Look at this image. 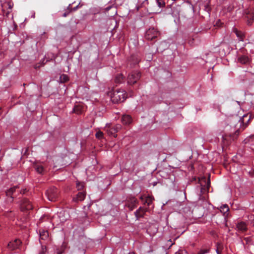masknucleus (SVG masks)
Here are the masks:
<instances>
[{"label":"nucleus","instance_id":"nucleus-38","mask_svg":"<svg viewBox=\"0 0 254 254\" xmlns=\"http://www.w3.org/2000/svg\"><path fill=\"white\" fill-rule=\"evenodd\" d=\"M128 254H135V253H134L132 252V253H129Z\"/></svg>","mask_w":254,"mask_h":254},{"label":"nucleus","instance_id":"nucleus-18","mask_svg":"<svg viewBox=\"0 0 254 254\" xmlns=\"http://www.w3.org/2000/svg\"><path fill=\"white\" fill-rule=\"evenodd\" d=\"M154 199V197L152 196L148 195L147 196H145V199L144 202H143V204H146L149 207L152 204Z\"/></svg>","mask_w":254,"mask_h":254},{"label":"nucleus","instance_id":"nucleus-31","mask_svg":"<svg viewBox=\"0 0 254 254\" xmlns=\"http://www.w3.org/2000/svg\"><path fill=\"white\" fill-rule=\"evenodd\" d=\"M84 187V185L82 183H77L76 184V187L78 190H81Z\"/></svg>","mask_w":254,"mask_h":254},{"label":"nucleus","instance_id":"nucleus-14","mask_svg":"<svg viewBox=\"0 0 254 254\" xmlns=\"http://www.w3.org/2000/svg\"><path fill=\"white\" fill-rule=\"evenodd\" d=\"M122 122L124 125H129L132 122L131 117L128 115H123L122 118Z\"/></svg>","mask_w":254,"mask_h":254},{"label":"nucleus","instance_id":"nucleus-27","mask_svg":"<svg viewBox=\"0 0 254 254\" xmlns=\"http://www.w3.org/2000/svg\"><path fill=\"white\" fill-rule=\"evenodd\" d=\"M157 5L160 8L163 7L165 5V2L162 0H156Z\"/></svg>","mask_w":254,"mask_h":254},{"label":"nucleus","instance_id":"nucleus-7","mask_svg":"<svg viewBox=\"0 0 254 254\" xmlns=\"http://www.w3.org/2000/svg\"><path fill=\"white\" fill-rule=\"evenodd\" d=\"M20 208L22 211L29 210L33 208V205L28 199L23 198L20 203Z\"/></svg>","mask_w":254,"mask_h":254},{"label":"nucleus","instance_id":"nucleus-23","mask_svg":"<svg viewBox=\"0 0 254 254\" xmlns=\"http://www.w3.org/2000/svg\"><path fill=\"white\" fill-rule=\"evenodd\" d=\"M107 131L110 135H112L115 137H117V134H116V130H115L113 127L107 129Z\"/></svg>","mask_w":254,"mask_h":254},{"label":"nucleus","instance_id":"nucleus-40","mask_svg":"<svg viewBox=\"0 0 254 254\" xmlns=\"http://www.w3.org/2000/svg\"><path fill=\"white\" fill-rule=\"evenodd\" d=\"M66 14H65V13H64V17H65V16H66Z\"/></svg>","mask_w":254,"mask_h":254},{"label":"nucleus","instance_id":"nucleus-5","mask_svg":"<svg viewBox=\"0 0 254 254\" xmlns=\"http://www.w3.org/2000/svg\"><path fill=\"white\" fill-rule=\"evenodd\" d=\"M141 76V73L138 71H134L128 74L127 82L128 84H134L137 82Z\"/></svg>","mask_w":254,"mask_h":254},{"label":"nucleus","instance_id":"nucleus-36","mask_svg":"<svg viewBox=\"0 0 254 254\" xmlns=\"http://www.w3.org/2000/svg\"><path fill=\"white\" fill-rule=\"evenodd\" d=\"M216 253L217 254H221V253L220 252V251L218 249L216 250Z\"/></svg>","mask_w":254,"mask_h":254},{"label":"nucleus","instance_id":"nucleus-19","mask_svg":"<svg viewBox=\"0 0 254 254\" xmlns=\"http://www.w3.org/2000/svg\"><path fill=\"white\" fill-rule=\"evenodd\" d=\"M234 32L236 34L237 37L240 41H243L244 35L241 31H238L237 29H234Z\"/></svg>","mask_w":254,"mask_h":254},{"label":"nucleus","instance_id":"nucleus-26","mask_svg":"<svg viewBox=\"0 0 254 254\" xmlns=\"http://www.w3.org/2000/svg\"><path fill=\"white\" fill-rule=\"evenodd\" d=\"M210 249L208 248H203L200 249L199 252L196 254H205L206 253H208L209 252Z\"/></svg>","mask_w":254,"mask_h":254},{"label":"nucleus","instance_id":"nucleus-32","mask_svg":"<svg viewBox=\"0 0 254 254\" xmlns=\"http://www.w3.org/2000/svg\"><path fill=\"white\" fill-rule=\"evenodd\" d=\"M115 130H116L117 132L118 131L119 129L121 128V126L120 125H117L116 126L113 127Z\"/></svg>","mask_w":254,"mask_h":254},{"label":"nucleus","instance_id":"nucleus-17","mask_svg":"<svg viewBox=\"0 0 254 254\" xmlns=\"http://www.w3.org/2000/svg\"><path fill=\"white\" fill-rule=\"evenodd\" d=\"M238 61L242 64H247L249 62V58L246 56H241L238 58Z\"/></svg>","mask_w":254,"mask_h":254},{"label":"nucleus","instance_id":"nucleus-13","mask_svg":"<svg viewBox=\"0 0 254 254\" xmlns=\"http://www.w3.org/2000/svg\"><path fill=\"white\" fill-rule=\"evenodd\" d=\"M85 196L86 194L85 192H79L76 194V196L73 198V200L75 202L82 201L84 199Z\"/></svg>","mask_w":254,"mask_h":254},{"label":"nucleus","instance_id":"nucleus-29","mask_svg":"<svg viewBox=\"0 0 254 254\" xmlns=\"http://www.w3.org/2000/svg\"><path fill=\"white\" fill-rule=\"evenodd\" d=\"M96 137L98 139H101L103 137V133L101 131H98L96 133Z\"/></svg>","mask_w":254,"mask_h":254},{"label":"nucleus","instance_id":"nucleus-35","mask_svg":"<svg viewBox=\"0 0 254 254\" xmlns=\"http://www.w3.org/2000/svg\"><path fill=\"white\" fill-rule=\"evenodd\" d=\"M45 251H46V248L44 249L43 248H42V252L40 253L39 254H43Z\"/></svg>","mask_w":254,"mask_h":254},{"label":"nucleus","instance_id":"nucleus-12","mask_svg":"<svg viewBox=\"0 0 254 254\" xmlns=\"http://www.w3.org/2000/svg\"><path fill=\"white\" fill-rule=\"evenodd\" d=\"M236 229L239 231L245 232L248 230L247 225L243 221L239 222L236 225Z\"/></svg>","mask_w":254,"mask_h":254},{"label":"nucleus","instance_id":"nucleus-24","mask_svg":"<svg viewBox=\"0 0 254 254\" xmlns=\"http://www.w3.org/2000/svg\"><path fill=\"white\" fill-rule=\"evenodd\" d=\"M35 169L39 174H42L44 171L43 167L40 165H36L35 166Z\"/></svg>","mask_w":254,"mask_h":254},{"label":"nucleus","instance_id":"nucleus-6","mask_svg":"<svg viewBox=\"0 0 254 254\" xmlns=\"http://www.w3.org/2000/svg\"><path fill=\"white\" fill-rule=\"evenodd\" d=\"M158 35V31L154 28H151L146 31L145 37L148 40H152L153 39L156 38Z\"/></svg>","mask_w":254,"mask_h":254},{"label":"nucleus","instance_id":"nucleus-16","mask_svg":"<svg viewBox=\"0 0 254 254\" xmlns=\"http://www.w3.org/2000/svg\"><path fill=\"white\" fill-rule=\"evenodd\" d=\"M40 241L41 240H45L49 237V233L47 230H39Z\"/></svg>","mask_w":254,"mask_h":254},{"label":"nucleus","instance_id":"nucleus-2","mask_svg":"<svg viewBox=\"0 0 254 254\" xmlns=\"http://www.w3.org/2000/svg\"><path fill=\"white\" fill-rule=\"evenodd\" d=\"M26 190L22 191L17 186L11 188L6 191V195L7 196V201L9 202L13 201L14 198L17 196V194L24 193Z\"/></svg>","mask_w":254,"mask_h":254},{"label":"nucleus","instance_id":"nucleus-33","mask_svg":"<svg viewBox=\"0 0 254 254\" xmlns=\"http://www.w3.org/2000/svg\"><path fill=\"white\" fill-rule=\"evenodd\" d=\"M210 179L209 178L207 180V184H206V186H207V188H208L209 186H210Z\"/></svg>","mask_w":254,"mask_h":254},{"label":"nucleus","instance_id":"nucleus-25","mask_svg":"<svg viewBox=\"0 0 254 254\" xmlns=\"http://www.w3.org/2000/svg\"><path fill=\"white\" fill-rule=\"evenodd\" d=\"M132 64H137L139 62L140 59L137 56H133L130 57V60Z\"/></svg>","mask_w":254,"mask_h":254},{"label":"nucleus","instance_id":"nucleus-21","mask_svg":"<svg viewBox=\"0 0 254 254\" xmlns=\"http://www.w3.org/2000/svg\"><path fill=\"white\" fill-rule=\"evenodd\" d=\"M69 79L68 76L64 74H62L60 77L59 80L61 83H64L67 82Z\"/></svg>","mask_w":254,"mask_h":254},{"label":"nucleus","instance_id":"nucleus-4","mask_svg":"<svg viewBox=\"0 0 254 254\" xmlns=\"http://www.w3.org/2000/svg\"><path fill=\"white\" fill-rule=\"evenodd\" d=\"M58 190L55 187L49 188L46 192V195L49 200L55 201L58 197Z\"/></svg>","mask_w":254,"mask_h":254},{"label":"nucleus","instance_id":"nucleus-39","mask_svg":"<svg viewBox=\"0 0 254 254\" xmlns=\"http://www.w3.org/2000/svg\"><path fill=\"white\" fill-rule=\"evenodd\" d=\"M77 6L76 7H74V10H76V8H77Z\"/></svg>","mask_w":254,"mask_h":254},{"label":"nucleus","instance_id":"nucleus-30","mask_svg":"<svg viewBox=\"0 0 254 254\" xmlns=\"http://www.w3.org/2000/svg\"><path fill=\"white\" fill-rule=\"evenodd\" d=\"M64 214H65V211H64L63 212H61L59 213V216L61 218V222H64V221H66V220L67 219V218H62V216H63Z\"/></svg>","mask_w":254,"mask_h":254},{"label":"nucleus","instance_id":"nucleus-11","mask_svg":"<svg viewBox=\"0 0 254 254\" xmlns=\"http://www.w3.org/2000/svg\"><path fill=\"white\" fill-rule=\"evenodd\" d=\"M138 201L134 197H130L127 202V207L130 210H132L136 207Z\"/></svg>","mask_w":254,"mask_h":254},{"label":"nucleus","instance_id":"nucleus-20","mask_svg":"<svg viewBox=\"0 0 254 254\" xmlns=\"http://www.w3.org/2000/svg\"><path fill=\"white\" fill-rule=\"evenodd\" d=\"M124 80V76L122 74H118L116 75L115 81L117 83H120Z\"/></svg>","mask_w":254,"mask_h":254},{"label":"nucleus","instance_id":"nucleus-9","mask_svg":"<svg viewBox=\"0 0 254 254\" xmlns=\"http://www.w3.org/2000/svg\"><path fill=\"white\" fill-rule=\"evenodd\" d=\"M21 244V242L19 239H15L14 241H10L7 244V248L10 251H13L18 249Z\"/></svg>","mask_w":254,"mask_h":254},{"label":"nucleus","instance_id":"nucleus-3","mask_svg":"<svg viewBox=\"0 0 254 254\" xmlns=\"http://www.w3.org/2000/svg\"><path fill=\"white\" fill-rule=\"evenodd\" d=\"M244 15L247 19V23L249 25H251L254 21V8L250 7L244 11Z\"/></svg>","mask_w":254,"mask_h":254},{"label":"nucleus","instance_id":"nucleus-37","mask_svg":"<svg viewBox=\"0 0 254 254\" xmlns=\"http://www.w3.org/2000/svg\"><path fill=\"white\" fill-rule=\"evenodd\" d=\"M183 252H181V253L180 252L176 253H175V254H183Z\"/></svg>","mask_w":254,"mask_h":254},{"label":"nucleus","instance_id":"nucleus-28","mask_svg":"<svg viewBox=\"0 0 254 254\" xmlns=\"http://www.w3.org/2000/svg\"><path fill=\"white\" fill-rule=\"evenodd\" d=\"M194 38L193 36H190L188 38V43L190 45L192 46L194 44Z\"/></svg>","mask_w":254,"mask_h":254},{"label":"nucleus","instance_id":"nucleus-41","mask_svg":"<svg viewBox=\"0 0 254 254\" xmlns=\"http://www.w3.org/2000/svg\"><path fill=\"white\" fill-rule=\"evenodd\" d=\"M109 8H110L109 7H107V9L108 10V9H109Z\"/></svg>","mask_w":254,"mask_h":254},{"label":"nucleus","instance_id":"nucleus-15","mask_svg":"<svg viewBox=\"0 0 254 254\" xmlns=\"http://www.w3.org/2000/svg\"><path fill=\"white\" fill-rule=\"evenodd\" d=\"M229 210L228 206L227 204H224L220 207V211L223 213L225 221H226V217L228 215L227 212Z\"/></svg>","mask_w":254,"mask_h":254},{"label":"nucleus","instance_id":"nucleus-22","mask_svg":"<svg viewBox=\"0 0 254 254\" xmlns=\"http://www.w3.org/2000/svg\"><path fill=\"white\" fill-rule=\"evenodd\" d=\"M82 111V108L79 105H75L73 109V112L77 114H81Z\"/></svg>","mask_w":254,"mask_h":254},{"label":"nucleus","instance_id":"nucleus-34","mask_svg":"<svg viewBox=\"0 0 254 254\" xmlns=\"http://www.w3.org/2000/svg\"><path fill=\"white\" fill-rule=\"evenodd\" d=\"M139 198L142 201H143L144 199H145V196H144L143 195H141V196H140Z\"/></svg>","mask_w":254,"mask_h":254},{"label":"nucleus","instance_id":"nucleus-10","mask_svg":"<svg viewBox=\"0 0 254 254\" xmlns=\"http://www.w3.org/2000/svg\"><path fill=\"white\" fill-rule=\"evenodd\" d=\"M148 210V208L141 206L139 207V208L134 212V215L136 220H138L140 218L143 217L145 213Z\"/></svg>","mask_w":254,"mask_h":254},{"label":"nucleus","instance_id":"nucleus-8","mask_svg":"<svg viewBox=\"0 0 254 254\" xmlns=\"http://www.w3.org/2000/svg\"><path fill=\"white\" fill-rule=\"evenodd\" d=\"M12 6L13 5L9 2H5L1 4L3 15L8 16L9 14L11 12Z\"/></svg>","mask_w":254,"mask_h":254},{"label":"nucleus","instance_id":"nucleus-1","mask_svg":"<svg viewBox=\"0 0 254 254\" xmlns=\"http://www.w3.org/2000/svg\"><path fill=\"white\" fill-rule=\"evenodd\" d=\"M127 93L124 90L113 91L111 95V100L114 103L124 102L127 98Z\"/></svg>","mask_w":254,"mask_h":254}]
</instances>
